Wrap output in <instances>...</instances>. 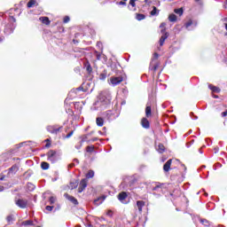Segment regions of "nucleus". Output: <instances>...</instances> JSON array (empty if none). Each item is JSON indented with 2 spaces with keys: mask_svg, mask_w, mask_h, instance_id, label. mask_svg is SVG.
I'll return each instance as SVG.
<instances>
[{
  "mask_svg": "<svg viewBox=\"0 0 227 227\" xmlns=\"http://www.w3.org/2000/svg\"><path fill=\"white\" fill-rule=\"evenodd\" d=\"M90 143H95V141H98V137H93L92 139L89 140Z\"/></svg>",
  "mask_w": 227,
  "mask_h": 227,
  "instance_id": "nucleus-52",
  "label": "nucleus"
},
{
  "mask_svg": "<svg viewBox=\"0 0 227 227\" xmlns=\"http://www.w3.org/2000/svg\"><path fill=\"white\" fill-rule=\"evenodd\" d=\"M157 152H159V153H164L166 147H164V145L162 144H159L158 146L156 147Z\"/></svg>",
  "mask_w": 227,
  "mask_h": 227,
  "instance_id": "nucleus-22",
  "label": "nucleus"
},
{
  "mask_svg": "<svg viewBox=\"0 0 227 227\" xmlns=\"http://www.w3.org/2000/svg\"><path fill=\"white\" fill-rule=\"evenodd\" d=\"M145 203L144 200H137V208L139 212V214H141L143 212V207H145Z\"/></svg>",
  "mask_w": 227,
  "mask_h": 227,
  "instance_id": "nucleus-13",
  "label": "nucleus"
},
{
  "mask_svg": "<svg viewBox=\"0 0 227 227\" xmlns=\"http://www.w3.org/2000/svg\"><path fill=\"white\" fill-rule=\"evenodd\" d=\"M74 166H75V163L69 164V168H74Z\"/></svg>",
  "mask_w": 227,
  "mask_h": 227,
  "instance_id": "nucleus-59",
  "label": "nucleus"
},
{
  "mask_svg": "<svg viewBox=\"0 0 227 227\" xmlns=\"http://www.w3.org/2000/svg\"><path fill=\"white\" fill-rule=\"evenodd\" d=\"M213 98H219V96L214 95Z\"/></svg>",
  "mask_w": 227,
  "mask_h": 227,
  "instance_id": "nucleus-64",
  "label": "nucleus"
},
{
  "mask_svg": "<svg viewBox=\"0 0 227 227\" xmlns=\"http://www.w3.org/2000/svg\"><path fill=\"white\" fill-rule=\"evenodd\" d=\"M64 197L66 200L71 201L73 205H79V201H77V199H75L74 196H71L68 193H65Z\"/></svg>",
  "mask_w": 227,
  "mask_h": 227,
  "instance_id": "nucleus-10",
  "label": "nucleus"
},
{
  "mask_svg": "<svg viewBox=\"0 0 227 227\" xmlns=\"http://www.w3.org/2000/svg\"><path fill=\"white\" fill-rule=\"evenodd\" d=\"M190 116L192 120H198V116L194 115V113H191Z\"/></svg>",
  "mask_w": 227,
  "mask_h": 227,
  "instance_id": "nucleus-47",
  "label": "nucleus"
},
{
  "mask_svg": "<svg viewBox=\"0 0 227 227\" xmlns=\"http://www.w3.org/2000/svg\"><path fill=\"white\" fill-rule=\"evenodd\" d=\"M111 94L106 93V94H102L99 98V99L94 103V105L92 106L91 109L92 111H98L99 109H106V107H107V106H109L111 104Z\"/></svg>",
  "mask_w": 227,
  "mask_h": 227,
  "instance_id": "nucleus-1",
  "label": "nucleus"
},
{
  "mask_svg": "<svg viewBox=\"0 0 227 227\" xmlns=\"http://www.w3.org/2000/svg\"><path fill=\"white\" fill-rule=\"evenodd\" d=\"M51 147V143L47 142V144L45 145V148H50Z\"/></svg>",
  "mask_w": 227,
  "mask_h": 227,
  "instance_id": "nucleus-56",
  "label": "nucleus"
},
{
  "mask_svg": "<svg viewBox=\"0 0 227 227\" xmlns=\"http://www.w3.org/2000/svg\"><path fill=\"white\" fill-rule=\"evenodd\" d=\"M106 215H108V217H113V212L111 210H108Z\"/></svg>",
  "mask_w": 227,
  "mask_h": 227,
  "instance_id": "nucleus-51",
  "label": "nucleus"
},
{
  "mask_svg": "<svg viewBox=\"0 0 227 227\" xmlns=\"http://www.w3.org/2000/svg\"><path fill=\"white\" fill-rule=\"evenodd\" d=\"M192 145H194V140H192V142L190 144H186V147L191 148Z\"/></svg>",
  "mask_w": 227,
  "mask_h": 227,
  "instance_id": "nucleus-53",
  "label": "nucleus"
},
{
  "mask_svg": "<svg viewBox=\"0 0 227 227\" xmlns=\"http://www.w3.org/2000/svg\"><path fill=\"white\" fill-rule=\"evenodd\" d=\"M78 186H79V181L75 179L71 181L69 184V189H71V191H74V189H77Z\"/></svg>",
  "mask_w": 227,
  "mask_h": 227,
  "instance_id": "nucleus-14",
  "label": "nucleus"
},
{
  "mask_svg": "<svg viewBox=\"0 0 227 227\" xmlns=\"http://www.w3.org/2000/svg\"><path fill=\"white\" fill-rule=\"evenodd\" d=\"M174 12L176 13V15H179V17H182V15H184V9L183 8L175 9Z\"/></svg>",
  "mask_w": 227,
  "mask_h": 227,
  "instance_id": "nucleus-29",
  "label": "nucleus"
},
{
  "mask_svg": "<svg viewBox=\"0 0 227 227\" xmlns=\"http://www.w3.org/2000/svg\"><path fill=\"white\" fill-rule=\"evenodd\" d=\"M17 171H19V165H17V164L12 165V166L9 168V174H10V173L15 174V173H17Z\"/></svg>",
  "mask_w": 227,
  "mask_h": 227,
  "instance_id": "nucleus-20",
  "label": "nucleus"
},
{
  "mask_svg": "<svg viewBox=\"0 0 227 227\" xmlns=\"http://www.w3.org/2000/svg\"><path fill=\"white\" fill-rule=\"evenodd\" d=\"M222 116L224 118L227 116V111L222 113Z\"/></svg>",
  "mask_w": 227,
  "mask_h": 227,
  "instance_id": "nucleus-54",
  "label": "nucleus"
},
{
  "mask_svg": "<svg viewBox=\"0 0 227 227\" xmlns=\"http://www.w3.org/2000/svg\"><path fill=\"white\" fill-rule=\"evenodd\" d=\"M145 116H146V118H150V116H152V103L151 102H147V104H146Z\"/></svg>",
  "mask_w": 227,
  "mask_h": 227,
  "instance_id": "nucleus-11",
  "label": "nucleus"
},
{
  "mask_svg": "<svg viewBox=\"0 0 227 227\" xmlns=\"http://www.w3.org/2000/svg\"><path fill=\"white\" fill-rule=\"evenodd\" d=\"M136 1L137 0H129V4L133 7L136 6Z\"/></svg>",
  "mask_w": 227,
  "mask_h": 227,
  "instance_id": "nucleus-50",
  "label": "nucleus"
},
{
  "mask_svg": "<svg viewBox=\"0 0 227 227\" xmlns=\"http://www.w3.org/2000/svg\"><path fill=\"white\" fill-rule=\"evenodd\" d=\"M39 20H41L43 24H45L46 26H49V24H51V20H49L48 17H41Z\"/></svg>",
  "mask_w": 227,
  "mask_h": 227,
  "instance_id": "nucleus-25",
  "label": "nucleus"
},
{
  "mask_svg": "<svg viewBox=\"0 0 227 227\" xmlns=\"http://www.w3.org/2000/svg\"><path fill=\"white\" fill-rule=\"evenodd\" d=\"M95 176V171L93 170H90L87 174H86V178H93Z\"/></svg>",
  "mask_w": 227,
  "mask_h": 227,
  "instance_id": "nucleus-33",
  "label": "nucleus"
},
{
  "mask_svg": "<svg viewBox=\"0 0 227 227\" xmlns=\"http://www.w3.org/2000/svg\"><path fill=\"white\" fill-rule=\"evenodd\" d=\"M15 205L16 207H19V208H27V200L24 199H15Z\"/></svg>",
  "mask_w": 227,
  "mask_h": 227,
  "instance_id": "nucleus-5",
  "label": "nucleus"
},
{
  "mask_svg": "<svg viewBox=\"0 0 227 227\" xmlns=\"http://www.w3.org/2000/svg\"><path fill=\"white\" fill-rule=\"evenodd\" d=\"M162 185H164V184H162V183H156L155 187H153V191H158L159 189H162Z\"/></svg>",
  "mask_w": 227,
  "mask_h": 227,
  "instance_id": "nucleus-30",
  "label": "nucleus"
},
{
  "mask_svg": "<svg viewBox=\"0 0 227 227\" xmlns=\"http://www.w3.org/2000/svg\"><path fill=\"white\" fill-rule=\"evenodd\" d=\"M27 185L28 191H35V184L31 183H27Z\"/></svg>",
  "mask_w": 227,
  "mask_h": 227,
  "instance_id": "nucleus-37",
  "label": "nucleus"
},
{
  "mask_svg": "<svg viewBox=\"0 0 227 227\" xmlns=\"http://www.w3.org/2000/svg\"><path fill=\"white\" fill-rule=\"evenodd\" d=\"M3 191H4V186L0 185V192H3Z\"/></svg>",
  "mask_w": 227,
  "mask_h": 227,
  "instance_id": "nucleus-57",
  "label": "nucleus"
},
{
  "mask_svg": "<svg viewBox=\"0 0 227 227\" xmlns=\"http://www.w3.org/2000/svg\"><path fill=\"white\" fill-rule=\"evenodd\" d=\"M6 220L8 223H12V221H13V215H8Z\"/></svg>",
  "mask_w": 227,
  "mask_h": 227,
  "instance_id": "nucleus-43",
  "label": "nucleus"
},
{
  "mask_svg": "<svg viewBox=\"0 0 227 227\" xmlns=\"http://www.w3.org/2000/svg\"><path fill=\"white\" fill-rule=\"evenodd\" d=\"M190 134H192V129H190V130L188 131V133L186 134V136H189Z\"/></svg>",
  "mask_w": 227,
  "mask_h": 227,
  "instance_id": "nucleus-61",
  "label": "nucleus"
},
{
  "mask_svg": "<svg viewBox=\"0 0 227 227\" xmlns=\"http://www.w3.org/2000/svg\"><path fill=\"white\" fill-rule=\"evenodd\" d=\"M96 123L98 127H104V119L102 117H97Z\"/></svg>",
  "mask_w": 227,
  "mask_h": 227,
  "instance_id": "nucleus-23",
  "label": "nucleus"
},
{
  "mask_svg": "<svg viewBox=\"0 0 227 227\" xmlns=\"http://www.w3.org/2000/svg\"><path fill=\"white\" fill-rule=\"evenodd\" d=\"M48 160L51 162V164H55V162H58L59 160V154L54 150H50L47 153Z\"/></svg>",
  "mask_w": 227,
  "mask_h": 227,
  "instance_id": "nucleus-3",
  "label": "nucleus"
},
{
  "mask_svg": "<svg viewBox=\"0 0 227 227\" xmlns=\"http://www.w3.org/2000/svg\"><path fill=\"white\" fill-rule=\"evenodd\" d=\"M74 165H75V164H79V160L74 159Z\"/></svg>",
  "mask_w": 227,
  "mask_h": 227,
  "instance_id": "nucleus-55",
  "label": "nucleus"
},
{
  "mask_svg": "<svg viewBox=\"0 0 227 227\" xmlns=\"http://www.w3.org/2000/svg\"><path fill=\"white\" fill-rule=\"evenodd\" d=\"M22 226H33L34 222L33 220H27L21 223Z\"/></svg>",
  "mask_w": 227,
  "mask_h": 227,
  "instance_id": "nucleus-26",
  "label": "nucleus"
},
{
  "mask_svg": "<svg viewBox=\"0 0 227 227\" xmlns=\"http://www.w3.org/2000/svg\"><path fill=\"white\" fill-rule=\"evenodd\" d=\"M67 22H70V17L66 16V17L64 18V24H67Z\"/></svg>",
  "mask_w": 227,
  "mask_h": 227,
  "instance_id": "nucleus-44",
  "label": "nucleus"
},
{
  "mask_svg": "<svg viewBox=\"0 0 227 227\" xmlns=\"http://www.w3.org/2000/svg\"><path fill=\"white\" fill-rule=\"evenodd\" d=\"M171 162H173V160H168L163 166V170L168 173L169 169H171Z\"/></svg>",
  "mask_w": 227,
  "mask_h": 227,
  "instance_id": "nucleus-16",
  "label": "nucleus"
},
{
  "mask_svg": "<svg viewBox=\"0 0 227 227\" xmlns=\"http://www.w3.org/2000/svg\"><path fill=\"white\" fill-rule=\"evenodd\" d=\"M49 163L48 162H45V161H43L42 163H41V168H42V169H49Z\"/></svg>",
  "mask_w": 227,
  "mask_h": 227,
  "instance_id": "nucleus-35",
  "label": "nucleus"
},
{
  "mask_svg": "<svg viewBox=\"0 0 227 227\" xmlns=\"http://www.w3.org/2000/svg\"><path fill=\"white\" fill-rule=\"evenodd\" d=\"M96 52V58H97V59L99 61V59H100V58H101V54H100V52H98V51H95Z\"/></svg>",
  "mask_w": 227,
  "mask_h": 227,
  "instance_id": "nucleus-46",
  "label": "nucleus"
},
{
  "mask_svg": "<svg viewBox=\"0 0 227 227\" xmlns=\"http://www.w3.org/2000/svg\"><path fill=\"white\" fill-rule=\"evenodd\" d=\"M137 20H145L146 16L145 14L137 13L136 16Z\"/></svg>",
  "mask_w": 227,
  "mask_h": 227,
  "instance_id": "nucleus-28",
  "label": "nucleus"
},
{
  "mask_svg": "<svg viewBox=\"0 0 227 227\" xmlns=\"http://www.w3.org/2000/svg\"><path fill=\"white\" fill-rule=\"evenodd\" d=\"M217 168H223V164L221 163H215L214 165V170L215 171L217 169Z\"/></svg>",
  "mask_w": 227,
  "mask_h": 227,
  "instance_id": "nucleus-40",
  "label": "nucleus"
},
{
  "mask_svg": "<svg viewBox=\"0 0 227 227\" xmlns=\"http://www.w3.org/2000/svg\"><path fill=\"white\" fill-rule=\"evenodd\" d=\"M219 152V147L215 148V153H217Z\"/></svg>",
  "mask_w": 227,
  "mask_h": 227,
  "instance_id": "nucleus-58",
  "label": "nucleus"
},
{
  "mask_svg": "<svg viewBox=\"0 0 227 227\" xmlns=\"http://www.w3.org/2000/svg\"><path fill=\"white\" fill-rule=\"evenodd\" d=\"M157 68H158V66H153V70L154 71L157 70Z\"/></svg>",
  "mask_w": 227,
  "mask_h": 227,
  "instance_id": "nucleus-63",
  "label": "nucleus"
},
{
  "mask_svg": "<svg viewBox=\"0 0 227 227\" xmlns=\"http://www.w3.org/2000/svg\"><path fill=\"white\" fill-rule=\"evenodd\" d=\"M106 198H107V196L106 195H102L101 197H98L97 200H94L95 205H102Z\"/></svg>",
  "mask_w": 227,
  "mask_h": 227,
  "instance_id": "nucleus-17",
  "label": "nucleus"
},
{
  "mask_svg": "<svg viewBox=\"0 0 227 227\" xmlns=\"http://www.w3.org/2000/svg\"><path fill=\"white\" fill-rule=\"evenodd\" d=\"M169 22H176V16L175 14H169L168 16Z\"/></svg>",
  "mask_w": 227,
  "mask_h": 227,
  "instance_id": "nucleus-32",
  "label": "nucleus"
},
{
  "mask_svg": "<svg viewBox=\"0 0 227 227\" xmlns=\"http://www.w3.org/2000/svg\"><path fill=\"white\" fill-rule=\"evenodd\" d=\"M53 208H54V206H46V210H48V212H52Z\"/></svg>",
  "mask_w": 227,
  "mask_h": 227,
  "instance_id": "nucleus-45",
  "label": "nucleus"
},
{
  "mask_svg": "<svg viewBox=\"0 0 227 227\" xmlns=\"http://www.w3.org/2000/svg\"><path fill=\"white\" fill-rule=\"evenodd\" d=\"M54 203H56V198L50 197V205H54Z\"/></svg>",
  "mask_w": 227,
  "mask_h": 227,
  "instance_id": "nucleus-41",
  "label": "nucleus"
},
{
  "mask_svg": "<svg viewBox=\"0 0 227 227\" xmlns=\"http://www.w3.org/2000/svg\"><path fill=\"white\" fill-rule=\"evenodd\" d=\"M127 192H122L118 194V200L121 201V203H125V200H127Z\"/></svg>",
  "mask_w": 227,
  "mask_h": 227,
  "instance_id": "nucleus-12",
  "label": "nucleus"
},
{
  "mask_svg": "<svg viewBox=\"0 0 227 227\" xmlns=\"http://www.w3.org/2000/svg\"><path fill=\"white\" fill-rule=\"evenodd\" d=\"M15 29V24L11 23V24H7L5 25V27L4 29V35H12V33H13V30Z\"/></svg>",
  "mask_w": 227,
  "mask_h": 227,
  "instance_id": "nucleus-7",
  "label": "nucleus"
},
{
  "mask_svg": "<svg viewBox=\"0 0 227 227\" xmlns=\"http://www.w3.org/2000/svg\"><path fill=\"white\" fill-rule=\"evenodd\" d=\"M166 26V23H161L160 27H164Z\"/></svg>",
  "mask_w": 227,
  "mask_h": 227,
  "instance_id": "nucleus-62",
  "label": "nucleus"
},
{
  "mask_svg": "<svg viewBox=\"0 0 227 227\" xmlns=\"http://www.w3.org/2000/svg\"><path fill=\"white\" fill-rule=\"evenodd\" d=\"M121 82H123V77L121 76H112L110 78V84L112 86H118Z\"/></svg>",
  "mask_w": 227,
  "mask_h": 227,
  "instance_id": "nucleus-6",
  "label": "nucleus"
},
{
  "mask_svg": "<svg viewBox=\"0 0 227 227\" xmlns=\"http://www.w3.org/2000/svg\"><path fill=\"white\" fill-rule=\"evenodd\" d=\"M197 26L198 23L193 22L192 20H190L184 24V27H186V29H188V31H192V29H194V27H196Z\"/></svg>",
  "mask_w": 227,
  "mask_h": 227,
  "instance_id": "nucleus-8",
  "label": "nucleus"
},
{
  "mask_svg": "<svg viewBox=\"0 0 227 227\" xmlns=\"http://www.w3.org/2000/svg\"><path fill=\"white\" fill-rule=\"evenodd\" d=\"M116 4H118L119 6H127V2L121 1L117 2Z\"/></svg>",
  "mask_w": 227,
  "mask_h": 227,
  "instance_id": "nucleus-42",
  "label": "nucleus"
},
{
  "mask_svg": "<svg viewBox=\"0 0 227 227\" xmlns=\"http://www.w3.org/2000/svg\"><path fill=\"white\" fill-rule=\"evenodd\" d=\"M35 4H36V0H30L27 3V8H33Z\"/></svg>",
  "mask_w": 227,
  "mask_h": 227,
  "instance_id": "nucleus-31",
  "label": "nucleus"
},
{
  "mask_svg": "<svg viewBox=\"0 0 227 227\" xmlns=\"http://www.w3.org/2000/svg\"><path fill=\"white\" fill-rule=\"evenodd\" d=\"M107 78V70H104L100 74H99V80L100 81H106Z\"/></svg>",
  "mask_w": 227,
  "mask_h": 227,
  "instance_id": "nucleus-24",
  "label": "nucleus"
},
{
  "mask_svg": "<svg viewBox=\"0 0 227 227\" xmlns=\"http://www.w3.org/2000/svg\"><path fill=\"white\" fill-rule=\"evenodd\" d=\"M61 129H63V126L51 125L47 126L46 130H48L50 134L57 135L59 132V130H61Z\"/></svg>",
  "mask_w": 227,
  "mask_h": 227,
  "instance_id": "nucleus-4",
  "label": "nucleus"
},
{
  "mask_svg": "<svg viewBox=\"0 0 227 227\" xmlns=\"http://www.w3.org/2000/svg\"><path fill=\"white\" fill-rule=\"evenodd\" d=\"M141 125L144 129H150V121L145 117L142 119Z\"/></svg>",
  "mask_w": 227,
  "mask_h": 227,
  "instance_id": "nucleus-15",
  "label": "nucleus"
},
{
  "mask_svg": "<svg viewBox=\"0 0 227 227\" xmlns=\"http://www.w3.org/2000/svg\"><path fill=\"white\" fill-rule=\"evenodd\" d=\"M9 22L15 24V22H17V20L13 16H10Z\"/></svg>",
  "mask_w": 227,
  "mask_h": 227,
  "instance_id": "nucleus-39",
  "label": "nucleus"
},
{
  "mask_svg": "<svg viewBox=\"0 0 227 227\" xmlns=\"http://www.w3.org/2000/svg\"><path fill=\"white\" fill-rule=\"evenodd\" d=\"M86 187H88V180L87 179H82L80 182L79 188H78V192L79 193L82 192V191H84V189H86Z\"/></svg>",
  "mask_w": 227,
  "mask_h": 227,
  "instance_id": "nucleus-9",
  "label": "nucleus"
},
{
  "mask_svg": "<svg viewBox=\"0 0 227 227\" xmlns=\"http://www.w3.org/2000/svg\"><path fill=\"white\" fill-rule=\"evenodd\" d=\"M168 40V33L163 34L160 38V46L162 47L164 45V42Z\"/></svg>",
  "mask_w": 227,
  "mask_h": 227,
  "instance_id": "nucleus-19",
  "label": "nucleus"
},
{
  "mask_svg": "<svg viewBox=\"0 0 227 227\" xmlns=\"http://www.w3.org/2000/svg\"><path fill=\"white\" fill-rule=\"evenodd\" d=\"M82 143H90V139H88V135L82 137Z\"/></svg>",
  "mask_w": 227,
  "mask_h": 227,
  "instance_id": "nucleus-38",
  "label": "nucleus"
},
{
  "mask_svg": "<svg viewBox=\"0 0 227 227\" xmlns=\"http://www.w3.org/2000/svg\"><path fill=\"white\" fill-rule=\"evenodd\" d=\"M157 58H159V54L158 53H154V59H157Z\"/></svg>",
  "mask_w": 227,
  "mask_h": 227,
  "instance_id": "nucleus-60",
  "label": "nucleus"
},
{
  "mask_svg": "<svg viewBox=\"0 0 227 227\" xmlns=\"http://www.w3.org/2000/svg\"><path fill=\"white\" fill-rule=\"evenodd\" d=\"M209 90H211V91H213L214 93H221V89H219L218 87H215L212 84L208 85Z\"/></svg>",
  "mask_w": 227,
  "mask_h": 227,
  "instance_id": "nucleus-21",
  "label": "nucleus"
},
{
  "mask_svg": "<svg viewBox=\"0 0 227 227\" xmlns=\"http://www.w3.org/2000/svg\"><path fill=\"white\" fill-rule=\"evenodd\" d=\"M104 116L108 121H113V120H116L120 116V114L116 110H108L104 113Z\"/></svg>",
  "mask_w": 227,
  "mask_h": 227,
  "instance_id": "nucleus-2",
  "label": "nucleus"
},
{
  "mask_svg": "<svg viewBox=\"0 0 227 227\" xmlns=\"http://www.w3.org/2000/svg\"><path fill=\"white\" fill-rule=\"evenodd\" d=\"M200 223L204 224V226H210V222H208L207 219H201Z\"/></svg>",
  "mask_w": 227,
  "mask_h": 227,
  "instance_id": "nucleus-36",
  "label": "nucleus"
},
{
  "mask_svg": "<svg viewBox=\"0 0 227 227\" xmlns=\"http://www.w3.org/2000/svg\"><path fill=\"white\" fill-rule=\"evenodd\" d=\"M86 152H88V153H92V152H95V146L94 145L87 146Z\"/></svg>",
  "mask_w": 227,
  "mask_h": 227,
  "instance_id": "nucleus-34",
  "label": "nucleus"
},
{
  "mask_svg": "<svg viewBox=\"0 0 227 227\" xmlns=\"http://www.w3.org/2000/svg\"><path fill=\"white\" fill-rule=\"evenodd\" d=\"M84 68H86L88 74H91L93 72V67H91V64H90V61L84 62Z\"/></svg>",
  "mask_w": 227,
  "mask_h": 227,
  "instance_id": "nucleus-18",
  "label": "nucleus"
},
{
  "mask_svg": "<svg viewBox=\"0 0 227 227\" xmlns=\"http://www.w3.org/2000/svg\"><path fill=\"white\" fill-rule=\"evenodd\" d=\"M151 15L153 17L159 15V10L157 9V7L153 6V10L151 11Z\"/></svg>",
  "mask_w": 227,
  "mask_h": 227,
  "instance_id": "nucleus-27",
  "label": "nucleus"
},
{
  "mask_svg": "<svg viewBox=\"0 0 227 227\" xmlns=\"http://www.w3.org/2000/svg\"><path fill=\"white\" fill-rule=\"evenodd\" d=\"M97 47H98V49H100L101 51H103L102 43H101V42H98V43H97Z\"/></svg>",
  "mask_w": 227,
  "mask_h": 227,
  "instance_id": "nucleus-49",
  "label": "nucleus"
},
{
  "mask_svg": "<svg viewBox=\"0 0 227 227\" xmlns=\"http://www.w3.org/2000/svg\"><path fill=\"white\" fill-rule=\"evenodd\" d=\"M72 136H74V131L69 132V133L66 136V137H67V139H68V138L72 137Z\"/></svg>",
  "mask_w": 227,
  "mask_h": 227,
  "instance_id": "nucleus-48",
  "label": "nucleus"
}]
</instances>
